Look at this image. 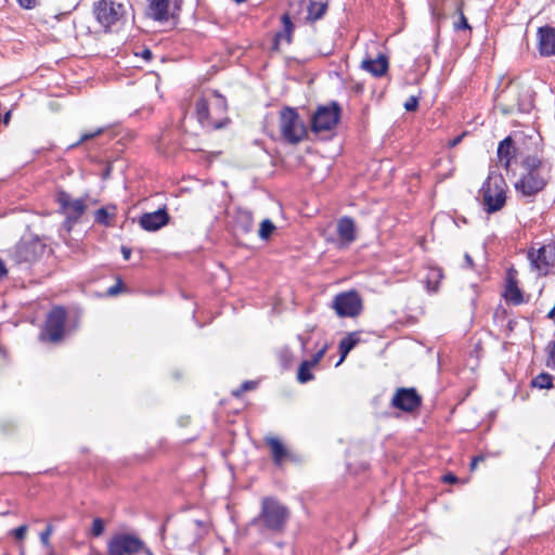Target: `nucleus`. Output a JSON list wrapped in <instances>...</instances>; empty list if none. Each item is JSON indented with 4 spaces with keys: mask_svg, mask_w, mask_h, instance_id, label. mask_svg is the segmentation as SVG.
Returning <instances> with one entry per match:
<instances>
[{
    "mask_svg": "<svg viewBox=\"0 0 555 555\" xmlns=\"http://www.w3.org/2000/svg\"><path fill=\"white\" fill-rule=\"evenodd\" d=\"M513 112L512 107L511 106H502V114L503 115H508Z\"/></svg>",
    "mask_w": 555,
    "mask_h": 555,
    "instance_id": "603ef678",
    "label": "nucleus"
},
{
    "mask_svg": "<svg viewBox=\"0 0 555 555\" xmlns=\"http://www.w3.org/2000/svg\"><path fill=\"white\" fill-rule=\"evenodd\" d=\"M104 532V521L102 518H94L92 521L91 533L94 537H100Z\"/></svg>",
    "mask_w": 555,
    "mask_h": 555,
    "instance_id": "f704fd0d",
    "label": "nucleus"
},
{
    "mask_svg": "<svg viewBox=\"0 0 555 555\" xmlns=\"http://www.w3.org/2000/svg\"><path fill=\"white\" fill-rule=\"evenodd\" d=\"M337 234L347 245L356 241V224L352 218L344 216L337 221Z\"/></svg>",
    "mask_w": 555,
    "mask_h": 555,
    "instance_id": "aec40b11",
    "label": "nucleus"
},
{
    "mask_svg": "<svg viewBox=\"0 0 555 555\" xmlns=\"http://www.w3.org/2000/svg\"><path fill=\"white\" fill-rule=\"evenodd\" d=\"M66 321V310L63 307H54L48 314L44 330L40 334L42 340L57 343L63 338Z\"/></svg>",
    "mask_w": 555,
    "mask_h": 555,
    "instance_id": "1a4fd4ad",
    "label": "nucleus"
},
{
    "mask_svg": "<svg viewBox=\"0 0 555 555\" xmlns=\"http://www.w3.org/2000/svg\"><path fill=\"white\" fill-rule=\"evenodd\" d=\"M408 112H416L418 106H404Z\"/></svg>",
    "mask_w": 555,
    "mask_h": 555,
    "instance_id": "6e6d98bb",
    "label": "nucleus"
},
{
    "mask_svg": "<svg viewBox=\"0 0 555 555\" xmlns=\"http://www.w3.org/2000/svg\"><path fill=\"white\" fill-rule=\"evenodd\" d=\"M313 366L308 363V361H302L301 364L298 367L297 372V379L301 384H306L314 378L313 374L311 373V369Z\"/></svg>",
    "mask_w": 555,
    "mask_h": 555,
    "instance_id": "c85d7f7f",
    "label": "nucleus"
},
{
    "mask_svg": "<svg viewBox=\"0 0 555 555\" xmlns=\"http://www.w3.org/2000/svg\"><path fill=\"white\" fill-rule=\"evenodd\" d=\"M131 248L127 246H121V254L125 260H129L131 257Z\"/></svg>",
    "mask_w": 555,
    "mask_h": 555,
    "instance_id": "37998d69",
    "label": "nucleus"
},
{
    "mask_svg": "<svg viewBox=\"0 0 555 555\" xmlns=\"http://www.w3.org/2000/svg\"><path fill=\"white\" fill-rule=\"evenodd\" d=\"M56 202L59 203L62 212L66 215L64 224L70 230L72 224L77 222L85 214L86 204L81 198L72 199V196L65 191H59L56 194Z\"/></svg>",
    "mask_w": 555,
    "mask_h": 555,
    "instance_id": "f8f14e48",
    "label": "nucleus"
},
{
    "mask_svg": "<svg viewBox=\"0 0 555 555\" xmlns=\"http://www.w3.org/2000/svg\"><path fill=\"white\" fill-rule=\"evenodd\" d=\"M96 21L105 29H109L124 14V5L113 0H99L93 5Z\"/></svg>",
    "mask_w": 555,
    "mask_h": 555,
    "instance_id": "9d476101",
    "label": "nucleus"
},
{
    "mask_svg": "<svg viewBox=\"0 0 555 555\" xmlns=\"http://www.w3.org/2000/svg\"><path fill=\"white\" fill-rule=\"evenodd\" d=\"M505 299L513 305H520L524 302V296L520 288L517 285V281L508 275L506 291H505Z\"/></svg>",
    "mask_w": 555,
    "mask_h": 555,
    "instance_id": "393cba45",
    "label": "nucleus"
},
{
    "mask_svg": "<svg viewBox=\"0 0 555 555\" xmlns=\"http://www.w3.org/2000/svg\"><path fill=\"white\" fill-rule=\"evenodd\" d=\"M328 104L335 105L338 104L336 101H331Z\"/></svg>",
    "mask_w": 555,
    "mask_h": 555,
    "instance_id": "4d7b16f0",
    "label": "nucleus"
},
{
    "mask_svg": "<svg viewBox=\"0 0 555 555\" xmlns=\"http://www.w3.org/2000/svg\"><path fill=\"white\" fill-rule=\"evenodd\" d=\"M103 132H104L103 127L96 128L94 131H91V132H86L80 137V139L76 143H74L72 145V147L78 146L79 144H81L85 141L96 138L98 135L102 134Z\"/></svg>",
    "mask_w": 555,
    "mask_h": 555,
    "instance_id": "72a5a7b5",
    "label": "nucleus"
},
{
    "mask_svg": "<svg viewBox=\"0 0 555 555\" xmlns=\"http://www.w3.org/2000/svg\"><path fill=\"white\" fill-rule=\"evenodd\" d=\"M266 443L270 447L273 462L276 465H281V463L287 457L288 452L282 441L275 437H267Z\"/></svg>",
    "mask_w": 555,
    "mask_h": 555,
    "instance_id": "4be33fe9",
    "label": "nucleus"
},
{
    "mask_svg": "<svg viewBox=\"0 0 555 555\" xmlns=\"http://www.w3.org/2000/svg\"><path fill=\"white\" fill-rule=\"evenodd\" d=\"M483 460L485 459H483L482 455H478V456L473 457L472 463H470V468L475 469L476 466L478 465V462H482Z\"/></svg>",
    "mask_w": 555,
    "mask_h": 555,
    "instance_id": "49530a36",
    "label": "nucleus"
},
{
    "mask_svg": "<svg viewBox=\"0 0 555 555\" xmlns=\"http://www.w3.org/2000/svg\"><path fill=\"white\" fill-rule=\"evenodd\" d=\"M391 403L401 411L413 412L421 405L422 398L414 388H399Z\"/></svg>",
    "mask_w": 555,
    "mask_h": 555,
    "instance_id": "ddd939ff",
    "label": "nucleus"
},
{
    "mask_svg": "<svg viewBox=\"0 0 555 555\" xmlns=\"http://www.w3.org/2000/svg\"><path fill=\"white\" fill-rule=\"evenodd\" d=\"M528 257L538 270L546 272L554 264L555 253L551 246H541L537 250L529 251Z\"/></svg>",
    "mask_w": 555,
    "mask_h": 555,
    "instance_id": "f3484780",
    "label": "nucleus"
},
{
    "mask_svg": "<svg viewBox=\"0 0 555 555\" xmlns=\"http://www.w3.org/2000/svg\"><path fill=\"white\" fill-rule=\"evenodd\" d=\"M113 214H109L106 207L99 208L94 214V221L98 224L108 227L111 225Z\"/></svg>",
    "mask_w": 555,
    "mask_h": 555,
    "instance_id": "7c9ffc66",
    "label": "nucleus"
},
{
    "mask_svg": "<svg viewBox=\"0 0 555 555\" xmlns=\"http://www.w3.org/2000/svg\"><path fill=\"white\" fill-rule=\"evenodd\" d=\"M141 56L145 60V61H151L153 59V53L150 49H144L141 53Z\"/></svg>",
    "mask_w": 555,
    "mask_h": 555,
    "instance_id": "a18cd8bd",
    "label": "nucleus"
},
{
    "mask_svg": "<svg viewBox=\"0 0 555 555\" xmlns=\"http://www.w3.org/2000/svg\"><path fill=\"white\" fill-rule=\"evenodd\" d=\"M546 365L555 370V340L547 348V361Z\"/></svg>",
    "mask_w": 555,
    "mask_h": 555,
    "instance_id": "c9c22d12",
    "label": "nucleus"
},
{
    "mask_svg": "<svg viewBox=\"0 0 555 555\" xmlns=\"http://www.w3.org/2000/svg\"><path fill=\"white\" fill-rule=\"evenodd\" d=\"M324 353H325V349H324V348H323V349H321V350H319V351H318V352L312 357V359H311V360H307V361H308V363H309L310 365H312V366L317 365V364L321 361V359L323 358Z\"/></svg>",
    "mask_w": 555,
    "mask_h": 555,
    "instance_id": "58836bf2",
    "label": "nucleus"
},
{
    "mask_svg": "<svg viewBox=\"0 0 555 555\" xmlns=\"http://www.w3.org/2000/svg\"><path fill=\"white\" fill-rule=\"evenodd\" d=\"M291 518V511L282 502L273 496H264L261 500L259 514L249 522L262 535H280L284 533Z\"/></svg>",
    "mask_w": 555,
    "mask_h": 555,
    "instance_id": "f03ea898",
    "label": "nucleus"
},
{
    "mask_svg": "<svg viewBox=\"0 0 555 555\" xmlns=\"http://www.w3.org/2000/svg\"><path fill=\"white\" fill-rule=\"evenodd\" d=\"M258 385L255 380H245L237 389L232 391V395L236 398L241 397L245 391L254 390Z\"/></svg>",
    "mask_w": 555,
    "mask_h": 555,
    "instance_id": "473e14b6",
    "label": "nucleus"
},
{
    "mask_svg": "<svg viewBox=\"0 0 555 555\" xmlns=\"http://www.w3.org/2000/svg\"><path fill=\"white\" fill-rule=\"evenodd\" d=\"M463 7H464L463 2L460 1V2H457L456 8H455L456 13L459 14V21L453 24L455 31L472 29L470 25L467 22L466 16L464 15Z\"/></svg>",
    "mask_w": 555,
    "mask_h": 555,
    "instance_id": "cd10ccee",
    "label": "nucleus"
},
{
    "mask_svg": "<svg viewBox=\"0 0 555 555\" xmlns=\"http://www.w3.org/2000/svg\"><path fill=\"white\" fill-rule=\"evenodd\" d=\"M531 384L533 387L540 389H550L554 387L553 377L548 373H540L532 379Z\"/></svg>",
    "mask_w": 555,
    "mask_h": 555,
    "instance_id": "c756f323",
    "label": "nucleus"
},
{
    "mask_svg": "<svg viewBox=\"0 0 555 555\" xmlns=\"http://www.w3.org/2000/svg\"><path fill=\"white\" fill-rule=\"evenodd\" d=\"M521 167L525 172L515 182V191L531 201L546 188L551 179V166L535 155H528L522 159Z\"/></svg>",
    "mask_w": 555,
    "mask_h": 555,
    "instance_id": "f257e3e1",
    "label": "nucleus"
},
{
    "mask_svg": "<svg viewBox=\"0 0 555 555\" xmlns=\"http://www.w3.org/2000/svg\"><path fill=\"white\" fill-rule=\"evenodd\" d=\"M279 127L281 137L289 144H298L306 139L308 128L297 109L284 106L280 112Z\"/></svg>",
    "mask_w": 555,
    "mask_h": 555,
    "instance_id": "7ed1b4c3",
    "label": "nucleus"
},
{
    "mask_svg": "<svg viewBox=\"0 0 555 555\" xmlns=\"http://www.w3.org/2000/svg\"><path fill=\"white\" fill-rule=\"evenodd\" d=\"M466 134H467V132H466V131H464L462 134H460V135H457V137L453 138L452 140H450V141L448 142V146H449V147H455L456 145H459V144L462 142L463 138H464Z\"/></svg>",
    "mask_w": 555,
    "mask_h": 555,
    "instance_id": "a19ab883",
    "label": "nucleus"
},
{
    "mask_svg": "<svg viewBox=\"0 0 555 555\" xmlns=\"http://www.w3.org/2000/svg\"><path fill=\"white\" fill-rule=\"evenodd\" d=\"M388 57L384 54H378L376 59L365 57L361 62V68L374 77L384 76L388 70Z\"/></svg>",
    "mask_w": 555,
    "mask_h": 555,
    "instance_id": "6ab92c4d",
    "label": "nucleus"
},
{
    "mask_svg": "<svg viewBox=\"0 0 555 555\" xmlns=\"http://www.w3.org/2000/svg\"><path fill=\"white\" fill-rule=\"evenodd\" d=\"M340 119V106H318L311 117V130L315 134L332 131Z\"/></svg>",
    "mask_w": 555,
    "mask_h": 555,
    "instance_id": "0eeeda50",
    "label": "nucleus"
},
{
    "mask_svg": "<svg viewBox=\"0 0 555 555\" xmlns=\"http://www.w3.org/2000/svg\"><path fill=\"white\" fill-rule=\"evenodd\" d=\"M120 288H121V282L119 281L116 285H113L107 289V294L111 296H114L119 293Z\"/></svg>",
    "mask_w": 555,
    "mask_h": 555,
    "instance_id": "79ce46f5",
    "label": "nucleus"
},
{
    "mask_svg": "<svg viewBox=\"0 0 555 555\" xmlns=\"http://www.w3.org/2000/svg\"><path fill=\"white\" fill-rule=\"evenodd\" d=\"M281 22L283 25V29L281 31H278L272 41L271 50L273 52H280L281 50V42L284 40L287 44L292 43L293 38V31H294V23L292 22V18L288 13H285L281 16Z\"/></svg>",
    "mask_w": 555,
    "mask_h": 555,
    "instance_id": "a211bd4d",
    "label": "nucleus"
},
{
    "mask_svg": "<svg viewBox=\"0 0 555 555\" xmlns=\"http://www.w3.org/2000/svg\"><path fill=\"white\" fill-rule=\"evenodd\" d=\"M359 341H360V337H359V333H357V332L349 333L346 337H344L339 341L338 349H339V353H340V359L336 365H339L345 360L347 354L357 346V344Z\"/></svg>",
    "mask_w": 555,
    "mask_h": 555,
    "instance_id": "b1692460",
    "label": "nucleus"
},
{
    "mask_svg": "<svg viewBox=\"0 0 555 555\" xmlns=\"http://www.w3.org/2000/svg\"><path fill=\"white\" fill-rule=\"evenodd\" d=\"M235 225L243 233H248L253 229V216L247 210H240L235 218Z\"/></svg>",
    "mask_w": 555,
    "mask_h": 555,
    "instance_id": "bb28decb",
    "label": "nucleus"
},
{
    "mask_svg": "<svg viewBox=\"0 0 555 555\" xmlns=\"http://www.w3.org/2000/svg\"><path fill=\"white\" fill-rule=\"evenodd\" d=\"M506 183L502 175H489L482 183L480 194L483 208L488 214H493L503 208L506 202Z\"/></svg>",
    "mask_w": 555,
    "mask_h": 555,
    "instance_id": "20e7f679",
    "label": "nucleus"
},
{
    "mask_svg": "<svg viewBox=\"0 0 555 555\" xmlns=\"http://www.w3.org/2000/svg\"><path fill=\"white\" fill-rule=\"evenodd\" d=\"M443 279V272L441 268L430 267L425 278V285L428 293H437L439 285Z\"/></svg>",
    "mask_w": 555,
    "mask_h": 555,
    "instance_id": "5701e85b",
    "label": "nucleus"
},
{
    "mask_svg": "<svg viewBox=\"0 0 555 555\" xmlns=\"http://www.w3.org/2000/svg\"><path fill=\"white\" fill-rule=\"evenodd\" d=\"M514 141L511 137H506L499 143L498 146V158L500 164L508 169L511 165V160L514 157Z\"/></svg>",
    "mask_w": 555,
    "mask_h": 555,
    "instance_id": "412c9836",
    "label": "nucleus"
},
{
    "mask_svg": "<svg viewBox=\"0 0 555 555\" xmlns=\"http://www.w3.org/2000/svg\"><path fill=\"white\" fill-rule=\"evenodd\" d=\"M326 10H327V3L310 0L308 3V7H307V12H308L307 18L312 22L318 21V20L322 18V16L325 14Z\"/></svg>",
    "mask_w": 555,
    "mask_h": 555,
    "instance_id": "a878e982",
    "label": "nucleus"
},
{
    "mask_svg": "<svg viewBox=\"0 0 555 555\" xmlns=\"http://www.w3.org/2000/svg\"><path fill=\"white\" fill-rule=\"evenodd\" d=\"M169 221L170 216L166 207H163L153 212H144L138 222L143 230L154 232L167 225Z\"/></svg>",
    "mask_w": 555,
    "mask_h": 555,
    "instance_id": "4468645a",
    "label": "nucleus"
},
{
    "mask_svg": "<svg viewBox=\"0 0 555 555\" xmlns=\"http://www.w3.org/2000/svg\"><path fill=\"white\" fill-rule=\"evenodd\" d=\"M10 118H11V112H5L4 116H3V124L4 125H8L9 121H10Z\"/></svg>",
    "mask_w": 555,
    "mask_h": 555,
    "instance_id": "864d4df0",
    "label": "nucleus"
},
{
    "mask_svg": "<svg viewBox=\"0 0 555 555\" xmlns=\"http://www.w3.org/2000/svg\"><path fill=\"white\" fill-rule=\"evenodd\" d=\"M27 530H28V527L27 525H22L15 529H13L11 531V533L13 534V537L16 539V540H24L25 537H26V533H27Z\"/></svg>",
    "mask_w": 555,
    "mask_h": 555,
    "instance_id": "e433bc0d",
    "label": "nucleus"
},
{
    "mask_svg": "<svg viewBox=\"0 0 555 555\" xmlns=\"http://www.w3.org/2000/svg\"><path fill=\"white\" fill-rule=\"evenodd\" d=\"M191 525L196 528H202L203 522L201 520H193Z\"/></svg>",
    "mask_w": 555,
    "mask_h": 555,
    "instance_id": "5fc2aeb1",
    "label": "nucleus"
},
{
    "mask_svg": "<svg viewBox=\"0 0 555 555\" xmlns=\"http://www.w3.org/2000/svg\"><path fill=\"white\" fill-rule=\"evenodd\" d=\"M144 547V542L129 533H117L107 543L108 555H135Z\"/></svg>",
    "mask_w": 555,
    "mask_h": 555,
    "instance_id": "6e6552de",
    "label": "nucleus"
},
{
    "mask_svg": "<svg viewBox=\"0 0 555 555\" xmlns=\"http://www.w3.org/2000/svg\"><path fill=\"white\" fill-rule=\"evenodd\" d=\"M332 308L340 318H354L362 311V299L357 291L343 292L334 297Z\"/></svg>",
    "mask_w": 555,
    "mask_h": 555,
    "instance_id": "423d86ee",
    "label": "nucleus"
},
{
    "mask_svg": "<svg viewBox=\"0 0 555 555\" xmlns=\"http://www.w3.org/2000/svg\"><path fill=\"white\" fill-rule=\"evenodd\" d=\"M404 104H418V98L415 95H411Z\"/></svg>",
    "mask_w": 555,
    "mask_h": 555,
    "instance_id": "3c124183",
    "label": "nucleus"
},
{
    "mask_svg": "<svg viewBox=\"0 0 555 555\" xmlns=\"http://www.w3.org/2000/svg\"><path fill=\"white\" fill-rule=\"evenodd\" d=\"M17 2L26 10H31L37 5V0H17Z\"/></svg>",
    "mask_w": 555,
    "mask_h": 555,
    "instance_id": "ea45409f",
    "label": "nucleus"
},
{
    "mask_svg": "<svg viewBox=\"0 0 555 555\" xmlns=\"http://www.w3.org/2000/svg\"><path fill=\"white\" fill-rule=\"evenodd\" d=\"M53 528L51 525L47 526L46 530L40 533V541L42 545L49 546L50 535L52 534Z\"/></svg>",
    "mask_w": 555,
    "mask_h": 555,
    "instance_id": "4c0bfd02",
    "label": "nucleus"
},
{
    "mask_svg": "<svg viewBox=\"0 0 555 555\" xmlns=\"http://www.w3.org/2000/svg\"><path fill=\"white\" fill-rule=\"evenodd\" d=\"M274 230H275L274 223L270 219H264L260 223V229H259L260 238L268 240L271 236V234L274 232Z\"/></svg>",
    "mask_w": 555,
    "mask_h": 555,
    "instance_id": "2f4dec72",
    "label": "nucleus"
},
{
    "mask_svg": "<svg viewBox=\"0 0 555 555\" xmlns=\"http://www.w3.org/2000/svg\"><path fill=\"white\" fill-rule=\"evenodd\" d=\"M227 106H196L195 113L190 119L195 118L201 128L205 131L221 129L227 126L230 119L224 115Z\"/></svg>",
    "mask_w": 555,
    "mask_h": 555,
    "instance_id": "39448f33",
    "label": "nucleus"
},
{
    "mask_svg": "<svg viewBox=\"0 0 555 555\" xmlns=\"http://www.w3.org/2000/svg\"><path fill=\"white\" fill-rule=\"evenodd\" d=\"M180 0H149L147 15L157 22L168 21L169 7L172 3L175 9H180Z\"/></svg>",
    "mask_w": 555,
    "mask_h": 555,
    "instance_id": "dca6fc26",
    "label": "nucleus"
},
{
    "mask_svg": "<svg viewBox=\"0 0 555 555\" xmlns=\"http://www.w3.org/2000/svg\"><path fill=\"white\" fill-rule=\"evenodd\" d=\"M43 250L44 245L38 238L21 240L10 251V256L16 263H30L36 261Z\"/></svg>",
    "mask_w": 555,
    "mask_h": 555,
    "instance_id": "9b49d317",
    "label": "nucleus"
},
{
    "mask_svg": "<svg viewBox=\"0 0 555 555\" xmlns=\"http://www.w3.org/2000/svg\"><path fill=\"white\" fill-rule=\"evenodd\" d=\"M469 287L474 294V297L472 298V305L475 306L477 297V286L475 284H472Z\"/></svg>",
    "mask_w": 555,
    "mask_h": 555,
    "instance_id": "8fccbe9b",
    "label": "nucleus"
},
{
    "mask_svg": "<svg viewBox=\"0 0 555 555\" xmlns=\"http://www.w3.org/2000/svg\"><path fill=\"white\" fill-rule=\"evenodd\" d=\"M537 48L543 57L555 55V27L544 25L537 31Z\"/></svg>",
    "mask_w": 555,
    "mask_h": 555,
    "instance_id": "2eb2a0df",
    "label": "nucleus"
},
{
    "mask_svg": "<svg viewBox=\"0 0 555 555\" xmlns=\"http://www.w3.org/2000/svg\"><path fill=\"white\" fill-rule=\"evenodd\" d=\"M8 274V270L5 268V264L4 262L2 261V259L0 258V280L2 278H4L5 275Z\"/></svg>",
    "mask_w": 555,
    "mask_h": 555,
    "instance_id": "09e8293b",
    "label": "nucleus"
},
{
    "mask_svg": "<svg viewBox=\"0 0 555 555\" xmlns=\"http://www.w3.org/2000/svg\"><path fill=\"white\" fill-rule=\"evenodd\" d=\"M443 481L449 483H454L457 481V477L453 474H447L443 476Z\"/></svg>",
    "mask_w": 555,
    "mask_h": 555,
    "instance_id": "c03bdc74",
    "label": "nucleus"
},
{
    "mask_svg": "<svg viewBox=\"0 0 555 555\" xmlns=\"http://www.w3.org/2000/svg\"><path fill=\"white\" fill-rule=\"evenodd\" d=\"M464 262H465V264H466L467 267H469V268H472V267L474 266L473 258H472V256H470L468 253H466V254L464 255Z\"/></svg>",
    "mask_w": 555,
    "mask_h": 555,
    "instance_id": "de8ad7c7",
    "label": "nucleus"
}]
</instances>
